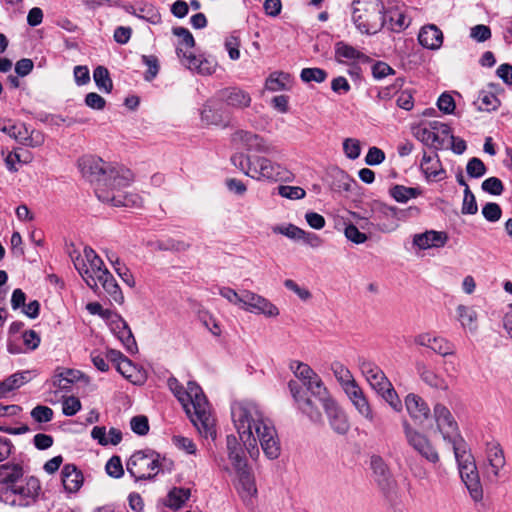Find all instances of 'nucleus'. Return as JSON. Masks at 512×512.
Returning <instances> with one entry per match:
<instances>
[{
    "label": "nucleus",
    "mask_w": 512,
    "mask_h": 512,
    "mask_svg": "<svg viewBox=\"0 0 512 512\" xmlns=\"http://www.w3.org/2000/svg\"><path fill=\"white\" fill-rule=\"evenodd\" d=\"M231 418L244 448H279L280 439L272 421L265 417L253 401L240 400L231 404Z\"/></svg>",
    "instance_id": "1"
},
{
    "label": "nucleus",
    "mask_w": 512,
    "mask_h": 512,
    "mask_svg": "<svg viewBox=\"0 0 512 512\" xmlns=\"http://www.w3.org/2000/svg\"><path fill=\"white\" fill-rule=\"evenodd\" d=\"M167 385L183 406L199 434L205 439L211 438L214 441L216 439V420L202 388L194 381H189L187 388H184L175 377L168 378Z\"/></svg>",
    "instance_id": "2"
},
{
    "label": "nucleus",
    "mask_w": 512,
    "mask_h": 512,
    "mask_svg": "<svg viewBox=\"0 0 512 512\" xmlns=\"http://www.w3.org/2000/svg\"><path fill=\"white\" fill-rule=\"evenodd\" d=\"M78 167L84 177L96 182L95 190L104 184L111 186L116 181L119 186H130L134 181V174L130 169L106 163L95 156H83L78 160Z\"/></svg>",
    "instance_id": "3"
},
{
    "label": "nucleus",
    "mask_w": 512,
    "mask_h": 512,
    "mask_svg": "<svg viewBox=\"0 0 512 512\" xmlns=\"http://www.w3.org/2000/svg\"><path fill=\"white\" fill-rule=\"evenodd\" d=\"M173 462L161 457L155 450H137L131 455L128 463V472L136 479H151L160 471L172 469Z\"/></svg>",
    "instance_id": "4"
},
{
    "label": "nucleus",
    "mask_w": 512,
    "mask_h": 512,
    "mask_svg": "<svg viewBox=\"0 0 512 512\" xmlns=\"http://www.w3.org/2000/svg\"><path fill=\"white\" fill-rule=\"evenodd\" d=\"M246 450H226L228 464L224 469H233L237 475L236 489L246 504H251L257 494L255 478L247 465Z\"/></svg>",
    "instance_id": "5"
},
{
    "label": "nucleus",
    "mask_w": 512,
    "mask_h": 512,
    "mask_svg": "<svg viewBox=\"0 0 512 512\" xmlns=\"http://www.w3.org/2000/svg\"><path fill=\"white\" fill-rule=\"evenodd\" d=\"M352 5V21L362 34H375L384 27L380 0H357Z\"/></svg>",
    "instance_id": "6"
},
{
    "label": "nucleus",
    "mask_w": 512,
    "mask_h": 512,
    "mask_svg": "<svg viewBox=\"0 0 512 512\" xmlns=\"http://www.w3.org/2000/svg\"><path fill=\"white\" fill-rule=\"evenodd\" d=\"M0 470L10 471L6 473V480L11 482L10 491L19 497L20 505H29L35 501L41 490L40 482L35 477H29L24 481H17L22 476V468L17 464H4Z\"/></svg>",
    "instance_id": "7"
},
{
    "label": "nucleus",
    "mask_w": 512,
    "mask_h": 512,
    "mask_svg": "<svg viewBox=\"0 0 512 512\" xmlns=\"http://www.w3.org/2000/svg\"><path fill=\"white\" fill-rule=\"evenodd\" d=\"M458 470L471 498L479 502L483 498V488L480 482L475 458L471 450H454Z\"/></svg>",
    "instance_id": "8"
},
{
    "label": "nucleus",
    "mask_w": 512,
    "mask_h": 512,
    "mask_svg": "<svg viewBox=\"0 0 512 512\" xmlns=\"http://www.w3.org/2000/svg\"><path fill=\"white\" fill-rule=\"evenodd\" d=\"M73 263L83 280L94 291L98 290V280L109 273L102 259L91 247H85L83 256L78 255Z\"/></svg>",
    "instance_id": "9"
},
{
    "label": "nucleus",
    "mask_w": 512,
    "mask_h": 512,
    "mask_svg": "<svg viewBox=\"0 0 512 512\" xmlns=\"http://www.w3.org/2000/svg\"><path fill=\"white\" fill-rule=\"evenodd\" d=\"M126 187L127 186H119L117 181L112 182L111 186L104 184L96 189V196L101 202L114 207H142V197L138 193L124 191L123 189Z\"/></svg>",
    "instance_id": "10"
},
{
    "label": "nucleus",
    "mask_w": 512,
    "mask_h": 512,
    "mask_svg": "<svg viewBox=\"0 0 512 512\" xmlns=\"http://www.w3.org/2000/svg\"><path fill=\"white\" fill-rule=\"evenodd\" d=\"M419 208L410 206L408 209H398L381 204L374 211V221L381 232H391L398 227V221L409 215H418Z\"/></svg>",
    "instance_id": "11"
},
{
    "label": "nucleus",
    "mask_w": 512,
    "mask_h": 512,
    "mask_svg": "<svg viewBox=\"0 0 512 512\" xmlns=\"http://www.w3.org/2000/svg\"><path fill=\"white\" fill-rule=\"evenodd\" d=\"M433 415L438 429L442 433L447 444L458 448L463 441L459 434L458 425L450 410L443 404L437 403L433 408Z\"/></svg>",
    "instance_id": "12"
},
{
    "label": "nucleus",
    "mask_w": 512,
    "mask_h": 512,
    "mask_svg": "<svg viewBox=\"0 0 512 512\" xmlns=\"http://www.w3.org/2000/svg\"><path fill=\"white\" fill-rule=\"evenodd\" d=\"M369 467L372 471V478L380 491L386 496L394 493L397 486L396 481L382 457L372 454Z\"/></svg>",
    "instance_id": "13"
},
{
    "label": "nucleus",
    "mask_w": 512,
    "mask_h": 512,
    "mask_svg": "<svg viewBox=\"0 0 512 512\" xmlns=\"http://www.w3.org/2000/svg\"><path fill=\"white\" fill-rule=\"evenodd\" d=\"M241 309L255 314H263L266 317H276L279 309L263 296L249 290H242Z\"/></svg>",
    "instance_id": "14"
},
{
    "label": "nucleus",
    "mask_w": 512,
    "mask_h": 512,
    "mask_svg": "<svg viewBox=\"0 0 512 512\" xmlns=\"http://www.w3.org/2000/svg\"><path fill=\"white\" fill-rule=\"evenodd\" d=\"M283 174L284 170L279 164L260 156L253 157V168L248 171V176L256 180L278 181Z\"/></svg>",
    "instance_id": "15"
},
{
    "label": "nucleus",
    "mask_w": 512,
    "mask_h": 512,
    "mask_svg": "<svg viewBox=\"0 0 512 512\" xmlns=\"http://www.w3.org/2000/svg\"><path fill=\"white\" fill-rule=\"evenodd\" d=\"M176 54L186 68L196 71L202 75H211L216 70V62L213 59H208L202 55L196 56L192 52L183 50L181 47L176 49Z\"/></svg>",
    "instance_id": "16"
},
{
    "label": "nucleus",
    "mask_w": 512,
    "mask_h": 512,
    "mask_svg": "<svg viewBox=\"0 0 512 512\" xmlns=\"http://www.w3.org/2000/svg\"><path fill=\"white\" fill-rule=\"evenodd\" d=\"M107 322L110 330L121 341L126 350L131 354L136 353L138 346L127 322L116 313H113Z\"/></svg>",
    "instance_id": "17"
},
{
    "label": "nucleus",
    "mask_w": 512,
    "mask_h": 512,
    "mask_svg": "<svg viewBox=\"0 0 512 512\" xmlns=\"http://www.w3.org/2000/svg\"><path fill=\"white\" fill-rule=\"evenodd\" d=\"M232 140L235 143L243 145L248 151H254L263 154H271L274 152V147L267 143L261 136L250 131L238 130L233 136Z\"/></svg>",
    "instance_id": "18"
},
{
    "label": "nucleus",
    "mask_w": 512,
    "mask_h": 512,
    "mask_svg": "<svg viewBox=\"0 0 512 512\" xmlns=\"http://www.w3.org/2000/svg\"><path fill=\"white\" fill-rule=\"evenodd\" d=\"M216 99L227 107L236 110L247 108L251 104L250 94L238 87H228L219 90L216 93Z\"/></svg>",
    "instance_id": "19"
},
{
    "label": "nucleus",
    "mask_w": 512,
    "mask_h": 512,
    "mask_svg": "<svg viewBox=\"0 0 512 512\" xmlns=\"http://www.w3.org/2000/svg\"><path fill=\"white\" fill-rule=\"evenodd\" d=\"M359 368L363 376L366 378L372 389L376 391V393L380 392L384 388L390 387L391 382L386 377L382 369L374 362L366 359H360Z\"/></svg>",
    "instance_id": "20"
},
{
    "label": "nucleus",
    "mask_w": 512,
    "mask_h": 512,
    "mask_svg": "<svg viewBox=\"0 0 512 512\" xmlns=\"http://www.w3.org/2000/svg\"><path fill=\"white\" fill-rule=\"evenodd\" d=\"M384 27L393 32H401L410 25V18L406 15L404 6L392 5L385 8L383 6Z\"/></svg>",
    "instance_id": "21"
},
{
    "label": "nucleus",
    "mask_w": 512,
    "mask_h": 512,
    "mask_svg": "<svg viewBox=\"0 0 512 512\" xmlns=\"http://www.w3.org/2000/svg\"><path fill=\"white\" fill-rule=\"evenodd\" d=\"M334 56L335 60L341 64L367 63L370 61L367 55L344 41L335 43Z\"/></svg>",
    "instance_id": "22"
},
{
    "label": "nucleus",
    "mask_w": 512,
    "mask_h": 512,
    "mask_svg": "<svg viewBox=\"0 0 512 512\" xmlns=\"http://www.w3.org/2000/svg\"><path fill=\"white\" fill-rule=\"evenodd\" d=\"M323 410L327 415L331 428L336 433L345 434L349 430L350 424L348 418L344 410L335 400L328 401L323 407Z\"/></svg>",
    "instance_id": "23"
},
{
    "label": "nucleus",
    "mask_w": 512,
    "mask_h": 512,
    "mask_svg": "<svg viewBox=\"0 0 512 512\" xmlns=\"http://www.w3.org/2000/svg\"><path fill=\"white\" fill-rule=\"evenodd\" d=\"M449 240L445 231L427 230L413 236V245L421 250L444 247Z\"/></svg>",
    "instance_id": "24"
},
{
    "label": "nucleus",
    "mask_w": 512,
    "mask_h": 512,
    "mask_svg": "<svg viewBox=\"0 0 512 512\" xmlns=\"http://www.w3.org/2000/svg\"><path fill=\"white\" fill-rule=\"evenodd\" d=\"M415 369L419 378L428 386L434 389L446 391L448 383L446 380L436 373L427 363L418 360L415 362Z\"/></svg>",
    "instance_id": "25"
},
{
    "label": "nucleus",
    "mask_w": 512,
    "mask_h": 512,
    "mask_svg": "<svg viewBox=\"0 0 512 512\" xmlns=\"http://www.w3.org/2000/svg\"><path fill=\"white\" fill-rule=\"evenodd\" d=\"M405 407L410 417L421 423L427 420L431 413L426 401L414 393H409L405 397Z\"/></svg>",
    "instance_id": "26"
},
{
    "label": "nucleus",
    "mask_w": 512,
    "mask_h": 512,
    "mask_svg": "<svg viewBox=\"0 0 512 512\" xmlns=\"http://www.w3.org/2000/svg\"><path fill=\"white\" fill-rule=\"evenodd\" d=\"M420 168L428 180L439 181L444 178L445 170L437 154L431 156L424 151Z\"/></svg>",
    "instance_id": "27"
},
{
    "label": "nucleus",
    "mask_w": 512,
    "mask_h": 512,
    "mask_svg": "<svg viewBox=\"0 0 512 512\" xmlns=\"http://www.w3.org/2000/svg\"><path fill=\"white\" fill-rule=\"evenodd\" d=\"M418 40L423 47L437 50L443 43V33L436 25H427L420 30Z\"/></svg>",
    "instance_id": "28"
},
{
    "label": "nucleus",
    "mask_w": 512,
    "mask_h": 512,
    "mask_svg": "<svg viewBox=\"0 0 512 512\" xmlns=\"http://www.w3.org/2000/svg\"><path fill=\"white\" fill-rule=\"evenodd\" d=\"M303 385L315 397L316 402L323 408L328 401L334 399L330 396L327 388L325 387L322 379L316 374L311 379L305 381Z\"/></svg>",
    "instance_id": "29"
},
{
    "label": "nucleus",
    "mask_w": 512,
    "mask_h": 512,
    "mask_svg": "<svg viewBox=\"0 0 512 512\" xmlns=\"http://www.w3.org/2000/svg\"><path fill=\"white\" fill-rule=\"evenodd\" d=\"M303 385L315 397L316 402L323 408L328 401L334 399L330 396L327 388L325 387L322 379L316 374L311 379L305 381Z\"/></svg>",
    "instance_id": "30"
},
{
    "label": "nucleus",
    "mask_w": 512,
    "mask_h": 512,
    "mask_svg": "<svg viewBox=\"0 0 512 512\" xmlns=\"http://www.w3.org/2000/svg\"><path fill=\"white\" fill-rule=\"evenodd\" d=\"M303 385L315 397L316 402L323 408L328 401L334 399L330 396L327 388L325 387L322 379L316 374L311 379L305 381Z\"/></svg>",
    "instance_id": "31"
},
{
    "label": "nucleus",
    "mask_w": 512,
    "mask_h": 512,
    "mask_svg": "<svg viewBox=\"0 0 512 512\" xmlns=\"http://www.w3.org/2000/svg\"><path fill=\"white\" fill-rule=\"evenodd\" d=\"M201 119L208 125L224 126L229 124V117L226 113L217 112L214 100H209L201 111Z\"/></svg>",
    "instance_id": "32"
},
{
    "label": "nucleus",
    "mask_w": 512,
    "mask_h": 512,
    "mask_svg": "<svg viewBox=\"0 0 512 512\" xmlns=\"http://www.w3.org/2000/svg\"><path fill=\"white\" fill-rule=\"evenodd\" d=\"M101 285L106 293L108 300L112 303L122 304L124 295L113 275L109 272L98 280V286Z\"/></svg>",
    "instance_id": "33"
},
{
    "label": "nucleus",
    "mask_w": 512,
    "mask_h": 512,
    "mask_svg": "<svg viewBox=\"0 0 512 512\" xmlns=\"http://www.w3.org/2000/svg\"><path fill=\"white\" fill-rule=\"evenodd\" d=\"M91 436L101 446H116L122 440V433L116 428H110L107 432L105 427L95 426L91 431Z\"/></svg>",
    "instance_id": "34"
},
{
    "label": "nucleus",
    "mask_w": 512,
    "mask_h": 512,
    "mask_svg": "<svg viewBox=\"0 0 512 512\" xmlns=\"http://www.w3.org/2000/svg\"><path fill=\"white\" fill-rule=\"evenodd\" d=\"M62 482L66 491L77 492L83 484L82 473L74 465H65L62 469Z\"/></svg>",
    "instance_id": "35"
},
{
    "label": "nucleus",
    "mask_w": 512,
    "mask_h": 512,
    "mask_svg": "<svg viewBox=\"0 0 512 512\" xmlns=\"http://www.w3.org/2000/svg\"><path fill=\"white\" fill-rule=\"evenodd\" d=\"M421 193L420 188L404 185H394L389 189L390 196L399 203H406L410 199L417 198Z\"/></svg>",
    "instance_id": "36"
},
{
    "label": "nucleus",
    "mask_w": 512,
    "mask_h": 512,
    "mask_svg": "<svg viewBox=\"0 0 512 512\" xmlns=\"http://www.w3.org/2000/svg\"><path fill=\"white\" fill-rule=\"evenodd\" d=\"M291 80L292 77L289 73L274 72L267 78L265 87L272 92L287 90Z\"/></svg>",
    "instance_id": "37"
},
{
    "label": "nucleus",
    "mask_w": 512,
    "mask_h": 512,
    "mask_svg": "<svg viewBox=\"0 0 512 512\" xmlns=\"http://www.w3.org/2000/svg\"><path fill=\"white\" fill-rule=\"evenodd\" d=\"M189 497L190 489L174 487L169 491L165 503L169 508L177 510L184 505V503L189 499Z\"/></svg>",
    "instance_id": "38"
},
{
    "label": "nucleus",
    "mask_w": 512,
    "mask_h": 512,
    "mask_svg": "<svg viewBox=\"0 0 512 512\" xmlns=\"http://www.w3.org/2000/svg\"><path fill=\"white\" fill-rule=\"evenodd\" d=\"M486 459L488 472L499 477L500 471L506 463L503 450H489Z\"/></svg>",
    "instance_id": "39"
},
{
    "label": "nucleus",
    "mask_w": 512,
    "mask_h": 512,
    "mask_svg": "<svg viewBox=\"0 0 512 512\" xmlns=\"http://www.w3.org/2000/svg\"><path fill=\"white\" fill-rule=\"evenodd\" d=\"M457 318L463 328L474 330L476 328L477 312L469 306L458 305L456 308Z\"/></svg>",
    "instance_id": "40"
},
{
    "label": "nucleus",
    "mask_w": 512,
    "mask_h": 512,
    "mask_svg": "<svg viewBox=\"0 0 512 512\" xmlns=\"http://www.w3.org/2000/svg\"><path fill=\"white\" fill-rule=\"evenodd\" d=\"M93 78L99 90L110 93L113 89V82L109 71L104 66H97L93 71Z\"/></svg>",
    "instance_id": "41"
},
{
    "label": "nucleus",
    "mask_w": 512,
    "mask_h": 512,
    "mask_svg": "<svg viewBox=\"0 0 512 512\" xmlns=\"http://www.w3.org/2000/svg\"><path fill=\"white\" fill-rule=\"evenodd\" d=\"M139 19L150 24L157 25L162 21L159 10L151 3H140L138 5Z\"/></svg>",
    "instance_id": "42"
},
{
    "label": "nucleus",
    "mask_w": 512,
    "mask_h": 512,
    "mask_svg": "<svg viewBox=\"0 0 512 512\" xmlns=\"http://www.w3.org/2000/svg\"><path fill=\"white\" fill-rule=\"evenodd\" d=\"M298 408L314 423H322L323 416L317 406V403L310 398L303 399L298 405Z\"/></svg>",
    "instance_id": "43"
},
{
    "label": "nucleus",
    "mask_w": 512,
    "mask_h": 512,
    "mask_svg": "<svg viewBox=\"0 0 512 512\" xmlns=\"http://www.w3.org/2000/svg\"><path fill=\"white\" fill-rule=\"evenodd\" d=\"M331 370L342 388L355 381L350 370L339 361L332 362Z\"/></svg>",
    "instance_id": "44"
},
{
    "label": "nucleus",
    "mask_w": 512,
    "mask_h": 512,
    "mask_svg": "<svg viewBox=\"0 0 512 512\" xmlns=\"http://www.w3.org/2000/svg\"><path fill=\"white\" fill-rule=\"evenodd\" d=\"M333 181L330 184L331 189L336 192H347L351 190L353 180L343 170H336L333 173Z\"/></svg>",
    "instance_id": "45"
},
{
    "label": "nucleus",
    "mask_w": 512,
    "mask_h": 512,
    "mask_svg": "<svg viewBox=\"0 0 512 512\" xmlns=\"http://www.w3.org/2000/svg\"><path fill=\"white\" fill-rule=\"evenodd\" d=\"M32 371L26 370V371H20L12 374L11 376L7 377L5 380L6 386H8L9 391H13L15 389L20 388L24 384L31 381L33 378Z\"/></svg>",
    "instance_id": "46"
},
{
    "label": "nucleus",
    "mask_w": 512,
    "mask_h": 512,
    "mask_svg": "<svg viewBox=\"0 0 512 512\" xmlns=\"http://www.w3.org/2000/svg\"><path fill=\"white\" fill-rule=\"evenodd\" d=\"M300 78L305 83H322L327 78V72L321 68H304L300 73Z\"/></svg>",
    "instance_id": "47"
},
{
    "label": "nucleus",
    "mask_w": 512,
    "mask_h": 512,
    "mask_svg": "<svg viewBox=\"0 0 512 512\" xmlns=\"http://www.w3.org/2000/svg\"><path fill=\"white\" fill-rule=\"evenodd\" d=\"M172 32L175 36L179 38L178 47H181L183 50L186 49H192L195 46V39L192 35V33L184 27H174L172 29Z\"/></svg>",
    "instance_id": "48"
},
{
    "label": "nucleus",
    "mask_w": 512,
    "mask_h": 512,
    "mask_svg": "<svg viewBox=\"0 0 512 512\" xmlns=\"http://www.w3.org/2000/svg\"><path fill=\"white\" fill-rule=\"evenodd\" d=\"M377 394H379L390 405V407L393 410L397 412H400L402 410V402L396 390L394 389L392 383H390V387L384 388Z\"/></svg>",
    "instance_id": "49"
},
{
    "label": "nucleus",
    "mask_w": 512,
    "mask_h": 512,
    "mask_svg": "<svg viewBox=\"0 0 512 512\" xmlns=\"http://www.w3.org/2000/svg\"><path fill=\"white\" fill-rule=\"evenodd\" d=\"M432 351L442 357L451 356L456 353L455 345L448 339L439 336L436 339L435 346Z\"/></svg>",
    "instance_id": "50"
},
{
    "label": "nucleus",
    "mask_w": 512,
    "mask_h": 512,
    "mask_svg": "<svg viewBox=\"0 0 512 512\" xmlns=\"http://www.w3.org/2000/svg\"><path fill=\"white\" fill-rule=\"evenodd\" d=\"M278 193L280 196L291 200L303 199L306 195V192L303 188L299 186L288 185H280L278 187Z\"/></svg>",
    "instance_id": "51"
},
{
    "label": "nucleus",
    "mask_w": 512,
    "mask_h": 512,
    "mask_svg": "<svg viewBox=\"0 0 512 512\" xmlns=\"http://www.w3.org/2000/svg\"><path fill=\"white\" fill-rule=\"evenodd\" d=\"M405 434L408 440V443L412 448H424L427 444V439L420 434L419 432L410 428V426L405 423L404 424Z\"/></svg>",
    "instance_id": "52"
},
{
    "label": "nucleus",
    "mask_w": 512,
    "mask_h": 512,
    "mask_svg": "<svg viewBox=\"0 0 512 512\" xmlns=\"http://www.w3.org/2000/svg\"><path fill=\"white\" fill-rule=\"evenodd\" d=\"M30 414L35 422L47 423L52 420L54 412L48 406L37 405L32 409Z\"/></svg>",
    "instance_id": "53"
},
{
    "label": "nucleus",
    "mask_w": 512,
    "mask_h": 512,
    "mask_svg": "<svg viewBox=\"0 0 512 512\" xmlns=\"http://www.w3.org/2000/svg\"><path fill=\"white\" fill-rule=\"evenodd\" d=\"M343 151L347 158L351 160L357 159L361 154L360 141L355 138H346L343 141Z\"/></svg>",
    "instance_id": "54"
},
{
    "label": "nucleus",
    "mask_w": 512,
    "mask_h": 512,
    "mask_svg": "<svg viewBox=\"0 0 512 512\" xmlns=\"http://www.w3.org/2000/svg\"><path fill=\"white\" fill-rule=\"evenodd\" d=\"M291 369L293 370L295 376L304 383L305 381L311 379L316 375V373L313 371V369L302 362H293L291 363Z\"/></svg>",
    "instance_id": "55"
},
{
    "label": "nucleus",
    "mask_w": 512,
    "mask_h": 512,
    "mask_svg": "<svg viewBox=\"0 0 512 512\" xmlns=\"http://www.w3.org/2000/svg\"><path fill=\"white\" fill-rule=\"evenodd\" d=\"M273 232L276 234L284 235L293 240H300L301 236L304 235V230L293 224L275 226L273 227Z\"/></svg>",
    "instance_id": "56"
},
{
    "label": "nucleus",
    "mask_w": 512,
    "mask_h": 512,
    "mask_svg": "<svg viewBox=\"0 0 512 512\" xmlns=\"http://www.w3.org/2000/svg\"><path fill=\"white\" fill-rule=\"evenodd\" d=\"M466 171L470 177L480 178L486 173V166L481 159L473 157L468 161Z\"/></svg>",
    "instance_id": "57"
},
{
    "label": "nucleus",
    "mask_w": 512,
    "mask_h": 512,
    "mask_svg": "<svg viewBox=\"0 0 512 512\" xmlns=\"http://www.w3.org/2000/svg\"><path fill=\"white\" fill-rule=\"evenodd\" d=\"M142 62L148 67L145 73V80H153L159 72V61L154 55H142Z\"/></svg>",
    "instance_id": "58"
},
{
    "label": "nucleus",
    "mask_w": 512,
    "mask_h": 512,
    "mask_svg": "<svg viewBox=\"0 0 512 512\" xmlns=\"http://www.w3.org/2000/svg\"><path fill=\"white\" fill-rule=\"evenodd\" d=\"M232 164L248 176V171L253 168V157L246 156L243 153H236L231 157Z\"/></svg>",
    "instance_id": "59"
},
{
    "label": "nucleus",
    "mask_w": 512,
    "mask_h": 512,
    "mask_svg": "<svg viewBox=\"0 0 512 512\" xmlns=\"http://www.w3.org/2000/svg\"><path fill=\"white\" fill-rule=\"evenodd\" d=\"M224 46L231 60H238L240 58V39L238 36L234 34L228 36L225 39Z\"/></svg>",
    "instance_id": "60"
},
{
    "label": "nucleus",
    "mask_w": 512,
    "mask_h": 512,
    "mask_svg": "<svg viewBox=\"0 0 512 512\" xmlns=\"http://www.w3.org/2000/svg\"><path fill=\"white\" fill-rule=\"evenodd\" d=\"M482 189L491 195H501L504 191V186L499 178L489 177L482 182Z\"/></svg>",
    "instance_id": "61"
},
{
    "label": "nucleus",
    "mask_w": 512,
    "mask_h": 512,
    "mask_svg": "<svg viewBox=\"0 0 512 512\" xmlns=\"http://www.w3.org/2000/svg\"><path fill=\"white\" fill-rule=\"evenodd\" d=\"M478 211V206L474 194L470 188L464 189V199L461 212L463 214L473 215Z\"/></svg>",
    "instance_id": "62"
},
{
    "label": "nucleus",
    "mask_w": 512,
    "mask_h": 512,
    "mask_svg": "<svg viewBox=\"0 0 512 512\" xmlns=\"http://www.w3.org/2000/svg\"><path fill=\"white\" fill-rule=\"evenodd\" d=\"M482 214L487 221L496 222L501 218L502 210L499 204L489 202L483 206Z\"/></svg>",
    "instance_id": "63"
},
{
    "label": "nucleus",
    "mask_w": 512,
    "mask_h": 512,
    "mask_svg": "<svg viewBox=\"0 0 512 512\" xmlns=\"http://www.w3.org/2000/svg\"><path fill=\"white\" fill-rule=\"evenodd\" d=\"M414 136L424 145L430 147L435 142V132L432 131L427 125L420 126L414 131Z\"/></svg>",
    "instance_id": "64"
}]
</instances>
